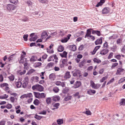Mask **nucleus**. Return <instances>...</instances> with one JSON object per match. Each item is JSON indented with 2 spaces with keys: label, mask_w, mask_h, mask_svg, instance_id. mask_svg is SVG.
<instances>
[{
  "label": "nucleus",
  "mask_w": 125,
  "mask_h": 125,
  "mask_svg": "<svg viewBox=\"0 0 125 125\" xmlns=\"http://www.w3.org/2000/svg\"><path fill=\"white\" fill-rule=\"evenodd\" d=\"M104 2L105 1L104 0H100V2L98 3L96 5V7H98L99 6H102Z\"/></svg>",
  "instance_id": "obj_10"
},
{
  "label": "nucleus",
  "mask_w": 125,
  "mask_h": 125,
  "mask_svg": "<svg viewBox=\"0 0 125 125\" xmlns=\"http://www.w3.org/2000/svg\"><path fill=\"white\" fill-rule=\"evenodd\" d=\"M64 50V48L62 45H60L58 47V51L59 52H62Z\"/></svg>",
  "instance_id": "obj_22"
},
{
  "label": "nucleus",
  "mask_w": 125,
  "mask_h": 125,
  "mask_svg": "<svg viewBox=\"0 0 125 125\" xmlns=\"http://www.w3.org/2000/svg\"><path fill=\"white\" fill-rule=\"evenodd\" d=\"M37 36H35L34 37H31V38L29 39V40L31 42L32 41H35L37 39Z\"/></svg>",
  "instance_id": "obj_34"
},
{
  "label": "nucleus",
  "mask_w": 125,
  "mask_h": 125,
  "mask_svg": "<svg viewBox=\"0 0 125 125\" xmlns=\"http://www.w3.org/2000/svg\"><path fill=\"white\" fill-rule=\"evenodd\" d=\"M10 2L12 3L16 4H17L18 0H10Z\"/></svg>",
  "instance_id": "obj_39"
},
{
  "label": "nucleus",
  "mask_w": 125,
  "mask_h": 125,
  "mask_svg": "<svg viewBox=\"0 0 125 125\" xmlns=\"http://www.w3.org/2000/svg\"><path fill=\"white\" fill-rule=\"evenodd\" d=\"M71 77V75L70 74V72L69 71H67L65 73L64 78L66 79H69Z\"/></svg>",
  "instance_id": "obj_8"
},
{
  "label": "nucleus",
  "mask_w": 125,
  "mask_h": 125,
  "mask_svg": "<svg viewBox=\"0 0 125 125\" xmlns=\"http://www.w3.org/2000/svg\"><path fill=\"white\" fill-rule=\"evenodd\" d=\"M91 29H88L87 30V33L85 36V38H86L87 37H89L90 35L91 34Z\"/></svg>",
  "instance_id": "obj_11"
},
{
  "label": "nucleus",
  "mask_w": 125,
  "mask_h": 125,
  "mask_svg": "<svg viewBox=\"0 0 125 125\" xmlns=\"http://www.w3.org/2000/svg\"><path fill=\"white\" fill-rule=\"evenodd\" d=\"M10 80L13 81L14 79V77L13 75H11L9 77Z\"/></svg>",
  "instance_id": "obj_50"
},
{
  "label": "nucleus",
  "mask_w": 125,
  "mask_h": 125,
  "mask_svg": "<svg viewBox=\"0 0 125 125\" xmlns=\"http://www.w3.org/2000/svg\"><path fill=\"white\" fill-rule=\"evenodd\" d=\"M37 60V57L35 56H32L30 59L31 61H35Z\"/></svg>",
  "instance_id": "obj_25"
},
{
  "label": "nucleus",
  "mask_w": 125,
  "mask_h": 125,
  "mask_svg": "<svg viewBox=\"0 0 125 125\" xmlns=\"http://www.w3.org/2000/svg\"><path fill=\"white\" fill-rule=\"evenodd\" d=\"M113 54H114V53L113 52H110L109 53V54L108 57V58H107L108 59H110L111 58H112Z\"/></svg>",
  "instance_id": "obj_37"
},
{
  "label": "nucleus",
  "mask_w": 125,
  "mask_h": 125,
  "mask_svg": "<svg viewBox=\"0 0 125 125\" xmlns=\"http://www.w3.org/2000/svg\"><path fill=\"white\" fill-rule=\"evenodd\" d=\"M69 90V89L67 87H65V88H63L62 91V92L64 94H66Z\"/></svg>",
  "instance_id": "obj_16"
},
{
  "label": "nucleus",
  "mask_w": 125,
  "mask_h": 125,
  "mask_svg": "<svg viewBox=\"0 0 125 125\" xmlns=\"http://www.w3.org/2000/svg\"><path fill=\"white\" fill-rule=\"evenodd\" d=\"M86 63V61L85 59L83 60L81 62H80L79 64V67L82 68L84 66V65Z\"/></svg>",
  "instance_id": "obj_9"
},
{
  "label": "nucleus",
  "mask_w": 125,
  "mask_h": 125,
  "mask_svg": "<svg viewBox=\"0 0 125 125\" xmlns=\"http://www.w3.org/2000/svg\"><path fill=\"white\" fill-rule=\"evenodd\" d=\"M125 71L124 69L121 68H119L117 69L116 74L117 75L121 74V73Z\"/></svg>",
  "instance_id": "obj_5"
},
{
  "label": "nucleus",
  "mask_w": 125,
  "mask_h": 125,
  "mask_svg": "<svg viewBox=\"0 0 125 125\" xmlns=\"http://www.w3.org/2000/svg\"><path fill=\"white\" fill-rule=\"evenodd\" d=\"M23 21L26 22L28 21V18L27 17H24L21 20Z\"/></svg>",
  "instance_id": "obj_57"
},
{
  "label": "nucleus",
  "mask_w": 125,
  "mask_h": 125,
  "mask_svg": "<svg viewBox=\"0 0 125 125\" xmlns=\"http://www.w3.org/2000/svg\"><path fill=\"white\" fill-rule=\"evenodd\" d=\"M118 63L117 62H115L113 63L111 66V68L112 69L115 68L118 65Z\"/></svg>",
  "instance_id": "obj_24"
},
{
  "label": "nucleus",
  "mask_w": 125,
  "mask_h": 125,
  "mask_svg": "<svg viewBox=\"0 0 125 125\" xmlns=\"http://www.w3.org/2000/svg\"><path fill=\"white\" fill-rule=\"evenodd\" d=\"M27 3L29 6H30L32 4V2L30 0L27 1Z\"/></svg>",
  "instance_id": "obj_62"
},
{
  "label": "nucleus",
  "mask_w": 125,
  "mask_h": 125,
  "mask_svg": "<svg viewBox=\"0 0 125 125\" xmlns=\"http://www.w3.org/2000/svg\"><path fill=\"white\" fill-rule=\"evenodd\" d=\"M46 96V94H45L43 93H40V98H44Z\"/></svg>",
  "instance_id": "obj_44"
},
{
  "label": "nucleus",
  "mask_w": 125,
  "mask_h": 125,
  "mask_svg": "<svg viewBox=\"0 0 125 125\" xmlns=\"http://www.w3.org/2000/svg\"><path fill=\"white\" fill-rule=\"evenodd\" d=\"M117 46L116 45H114L111 48V50L113 52H115L117 49Z\"/></svg>",
  "instance_id": "obj_14"
},
{
  "label": "nucleus",
  "mask_w": 125,
  "mask_h": 125,
  "mask_svg": "<svg viewBox=\"0 0 125 125\" xmlns=\"http://www.w3.org/2000/svg\"><path fill=\"white\" fill-rule=\"evenodd\" d=\"M124 81H125V77L121 78L118 81V83L120 84Z\"/></svg>",
  "instance_id": "obj_33"
},
{
  "label": "nucleus",
  "mask_w": 125,
  "mask_h": 125,
  "mask_svg": "<svg viewBox=\"0 0 125 125\" xmlns=\"http://www.w3.org/2000/svg\"><path fill=\"white\" fill-rule=\"evenodd\" d=\"M28 37V35L27 34L24 35L23 36V38L25 41H27L28 40L27 38Z\"/></svg>",
  "instance_id": "obj_48"
},
{
  "label": "nucleus",
  "mask_w": 125,
  "mask_h": 125,
  "mask_svg": "<svg viewBox=\"0 0 125 125\" xmlns=\"http://www.w3.org/2000/svg\"><path fill=\"white\" fill-rule=\"evenodd\" d=\"M5 95L6 96H0V99H5L7 98L8 97V95H6V94H5Z\"/></svg>",
  "instance_id": "obj_51"
},
{
  "label": "nucleus",
  "mask_w": 125,
  "mask_h": 125,
  "mask_svg": "<svg viewBox=\"0 0 125 125\" xmlns=\"http://www.w3.org/2000/svg\"><path fill=\"white\" fill-rule=\"evenodd\" d=\"M14 55L15 54H14L10 56L8 58L9 61H11L14 58Z\"/></svg>",
  "instance_id": "obj_31"
},
{
  "label": "nucleus",
  "mask_w": 125,
  "mask_h": 125,
  "mask_svg": "<svg viewBox=\"0 0 125 125\" xmlns=\"http://www.w3.org/2000/svg\"><path fill=\"white\" fill-rule=\"evenodd\" d=\"M28 84V82L27 81L25 82L22 84V87L23 88H25L27 86Z\"/></svg>",
  "instance_id": "obj_46"
},
{
  "label": "nucleus",
  "mask_w": 125,
  "mask_h": 125,
  "mask_svg": "<svg viewBox=\"0 0 125 125\" xmlns=\"http://www.w3.org/2000/svg\"><path fill=\"white\" fill-rule=\"evenodd\" d=\"M74 95V97H76L77 96V98L78 99L80 98L81 97V96L79 95V92L76 93Z\"/></svg>",
  "instance_id": "obj_49"
},
{
  "label": "nucleus",
  "mask_w": 125,
  "mask_h": 125,
  "mask_svg": "<svg viewBox=\"0 0 125 125\" xmlns=\"http://www.w3.org/2000/svg\"><path fill=\"white\" fill-rule=\"evenodd\" d=\"M0 86L1 87H3L5 86H8V84L6 83H4L0 85Z\"/></svg>",
  "instance_id": "obj_53"
},
{
  "label": "nucleus",
  "mask_w": 125,
  "mask_h": 125,
  "mask_svg": "<svg viewBox=\"0 0 125 125\" xmlns=\"http://www.w3.org/2000/svg\"><path fill=\"white\" fill-rule=\"evenodd\" d=\"M115 58L118 60H120L121 59V56L120 54H118L115 56Z\"/></svg>",
  "instance_id": "obj_43"
},
{
  "label": "nucleus",
  "mask_w": 125,
  "mask_h": 125,
  "mask_svg": "<svg viewBox=\"0 0 125 125\" xmlns=\"http://www.w3.org/2000/svg\"><path fill=\"white\" fill-rule=\"evenodd\" d=\"M57 122L58 124L61 125L63 123V120L61 119H59L57 120Z\"/></svg>",
  "instance_id": "obj_29"
},
{
  "label": "nucleus",
  "mask_w": 125,
  "mask_h": 125,
  "mask_svg": "<svg viewBox=\"0 0 125 125\" xmlns=\"http://www.w3.org/2000/svg\"><path fill=\"white\" fill-rule=\"evenodd\" d=\"M53 90L54 92L57 93L58 92L59 90L57 87H55L53 88Z\"/></svg>",
  "instance_id": "obj_30"
},
{
  "label": "nucleus",
  "mask_w": 125,
  "mask_h": 125,
  "mask_svg": "<svg viewBox=\"0 0 125 125\" xmlns=\"http://www.w3.org/2000/svg\"><path fill=\"white\" fill-rule=\"evenodd\" d=\"M114 78H113L107 82V85H109L111 83H113L114 81Z\"/></svg>",
  "instance_id": "obj_42"
},
{
  "label": "nucleus",
  "mask_w": 125,
  "mask_h": 125,
  "mask_svg": "<svg viewBox=\"0 0 125 125\" xmlns=\"http://www.w3.org/2000/svg\"><path fill=\"white\" fill-rule=\"evenodd\" d=\"M60 99V97L58 96H57L53 97L52 100L54 101H57L59 100Z\"/></svg>",
  "instance_id": "obj_23"
},
{
  "label": "nucleus",
  "mask_w": 125,
  "mask_h": 125,
  "mask_svg": "<svg viewBox=\"0 0 125 125\" xmlns=\"http://www.w3.org/2000/svg\"><path fill=\"white\" fill-rule=\"evenodd\" d=\"M43 12L42 11H40L39 12L38 14L40 17H42L43 15Z\"/></svg>",
  "instance_id": "obj_59"
},
{
  "label": "nucleus",
  "mask_w": 125,
  "mask_h": 125,
  "mask_svg": "<svg viewBox=\"0 0 125 125\" xmlns=\"http://www.w3.org/2000/svg\"><path fill=\"white\" fill-rule=\"evenodd\" d=\"M46 102L48 104H50L52 102V99L50 97L47 98L46 100Z\"/></svg>",
  "instance_id": "obj_32"
},
{
  "label": "nucleus",
  "mask_w": 125,
  "mask_h": 125,
  "mask_svg": "<svg viewBox=\"0 0 125 125\" xmlns=\"http://www.w3.org/2000/svg\"><path fill=\"white\" fill-rule=\"evenodd\" d=\"M16 8V7L15 5L10 4L8 5L7 7V9L9 11H12Z\"/></svg>",
  "instance_id": "obj_2"
},
{
  "label": "nucleus",
  "mask_w": 125,
  "mask_h": 125,
  "mask_svg": "<svg viewBox=\"0 0 125 125\" xmlns=\"http://www.w3.org/2000/svg\"><path fill=\"white\" fill-rule=\"evenodd\" d=\"M81 85V82L79 81H77L74 84V86H75V87L77 88L79 86H80Z\"/></svg>",
  "instance_id": "obj_12"
},
{
  "label": "nucleus",
  "mask_w": 125,
  "mask_h": 125,
  "mask_svg": "<svg viewBox=\"0 0 125 125\" xmlns=\"http://www.w3.org/2000/svg\"><path fill=\"white\" fill-rule=\"evenodd\" d=\"M33 93L35 97L38 98H40V93L35 92H34Z\"/></svg>",
  "instance_id": "obj_19"
},
{
  "label": "nucleus",
  "mask_w": 125,
  "mask_h": 125,
  "mask_svg": "<svg viewBox=\"0 0 125 125\" xmlns=\"http://www.w3.org/2000/svg\"><path fill=\"white\" fill-rule=\"evenodd\" d=\"M87 93L90 95H92L94 94V90L90 89L87 92Z\"/></svg>",
  "instance_id": "obj_35"
},
{
  "label": "nucleus",
  "mask_w": 125,
  "mask_h": 125,
  "mask_svg": "<svg viewBox=\"0 0 125 125\" xmlns=\"http://www.w3.org/2000/svg\"><path fill=\"white\" fill-rule=\"evenodd\" d=\"M42 36H45L46 37H47L48 36V35L47 34V32L46 31H44L42 33Z\"/></svg>",
  "instance_id": "obj_58"
},
{
  "label": "nucleus",
  "mask_w": 125,
  "mask_h": 125,
  "mask_svg": "<svg viewBox=\"0 0 125 125\" xmlns=\"http://www.w3.org/2000/svg\"><path fill=\"white\" fill-rule=\"evenodd\" d=\"M76 50V46L74 45H72L71 46V50L73 51H75Z\"/></svg>",
  "instance_id": "obj_18"
},
{
  "label": "nucleus",
  "mask_w": 125,
  "mask_h": 125,
  "mask_svg": "<svg viewBox=\"0 0 125 125\" xmlns=\"http://www.w3.org/2000/svg\"><path fill=\"white\" fill-rule=\"evenodd\" d=\"M32 89L33 90H37L40 91H42L43 90V87L41 85L36 84L32 86Z\"/></svg>",
  "instance_id": "obj_1"
},
{
  "label": "nucleus",
  "mask_w": 125,
  "mask_h": 125,
  "mask_svg": "<svg viewBox=\"0 0 125 125\" xmlns=\"http://www.w3.org/2000/svg\"><path fill=\"white\" fill-rule=\"evenodd\" d=\"M109 51L107 49H104L101 50L100 52V54L102 55H104L108 53Z\"/></svg>",
  "instance_id": "obj_4"
},
{
  "label": "nucleus",
  "mask_w": 125,
  "mask_h": 125,
  "mask_svg": "<svg viewBox=\"0 0 125 125\" xmlns=\"http://www.w3.org/2000/svg\"><path fill=\"white\" fill-rule=\"evenodd\" d=\"M16 85L17 88H20L21 87L22 85L21 82V81L18 82L16 83Z\"/></svg>",
  "instance_id": "obj_20"
},
{
  "label": "nucleus",
  "mask_w": 125,
  "mask_h": 125,
  "mask_svg": "<svg viewBox=\"0 0 125 125\" xmlns=\"http://www.w3.org/2000/svg\"><path fill=\"white\" fill-rule=\"evenodd\" d=\"M119 104L120 105H124L125 104V99H121Z\"/></svg>",
  "instance_id": "obj_13"
},
{
  "label": "nucleus",
  "mask_w": 125,
  "mask_h": 125,
  "mask_svg": "<svg viewBox=\"0 0 125 125\" xmlns=\"http://www.w3.org/2000/svg\"><path fill=\"white\" fill-rule=\"evenodd\" d=\"M101 62V61L99 59L96 58H94V62H96L97 63H99Z\"/></svg>",
  "instance_id": "obj_41"
},
{
  "label": "nucleus",
  "mask_w": 125,
  "mask_h": 125,
  "mask_svg": "<svg viewBox=\"0 0 125 125\" xmlns=\"http://www.w3.org/2000/svg\"><path fill=\"white\" fill-rule=\"evenodd\" d=\"M116 43L120 45L122 43V40L120 39H118L117 40Z\"/></svg>",
  "instance_id": "obj_45"
},
{
  "label": "nucleus",
  "mask_w": 125,
  "mask_h": 125,
  "mask_svg": "<svg viewBox=\"0 0 125 125\" xmlns=\"http://www.w3.org/2000/svg\"><path fill=\"white\" fill-rule=\"evenodd\" d=\"M67 52L65 51H64L62 53H61L60 55L62 57H66L67 56Z\"/></svg>",
  "instance_id": "obj_21"
},
{
  "label": "nucleus",
  "mask_w": 125,
  "mask_h": 125,
  "mask_svg": "<svg viewBox=\"0 0 125 125\" xmlns=\"http://www.w3.org/2000/svg\"><path fill=\"white\" fill-rule=\"evenodd\" d=\"M10 100L13 103L15 100V98L13 97H11Z\"/></svg>",
  "instance_id": "obj_60"
},
{
  "label": "nucleus",
  "mask_w": 125,
  "mask_h": 125,
  "mask_svg": "<svg viewBox=\"0 0 125 125\" xmlns=\"http://www.w3.org/2000/svg\"><path fill=\"white\" fill-rule=\"evenodd\" d=\"M46 112L45 110H43V111L39 113V114H43L45 115L46 114Z\"/></svg>",
  "instance_id": "obj_56"
},
{
  "label": "nucleus",
  "mask_w": 125,
  "mask_h": 125,
  "mask_svg": "<svg viewBox=\"0 0 125 125\" xmlns=\"http://www.w3.org/2000/svg\"><path fill=\"white\" fill-rule=\"evenodd\" d=\"M55 75L54 74L52 73L50 74L49 76V78L50 79H52L55 77Z\"/></svg>",
  "instance_id": "obj_36"
},
{
  "label": "nucleus",
  "mask_w": 125,
  "mask_h": 125,
  "mask_svg": "<svg viewBox=\"0 0 125 125\" xmlns=\"http://www.w3.org/2000/svg\"><path fill=\"white\" fill-rule=\"evenodd\" d=\"M69 94H67V96L65 97L64 99V100L65 101H67L68 100H70L72 97L71 96L68 95H69Z\"/></svg>",
  "instance_id": "obj_17"
},
{
  "label": "nucleus",
  "mask_w": 125,
  "mask_h": 125,
  "mask_svg": "<svg viewBox=\"0 0 125 125\" xmlns=\"http://www.w3.org/2000/svg\"><path fill=\"white\" fill-rule=\"evenodd\" d=\"M94 33L97 34L99 36H100L101 35V33L100 31H94Z\"/></svg>",
  "instance_id": "obj_38"
},
{
  "label": "nucleus",
  "mask_w": 125,
  "mask_h": 125,
  "mask_svg": "<svg viewBox=\"0 0 125 125\" xmlns=\"http://www.w3.org/2000/svg\"><path fill=\"white\" fill-rule=\"evenodd\" d=\"M108 44V43L107 42H105V43L103 44V47L105 48L106 49L108 48L109 47V45Z\"/></svg>",
  "instance_id": "obj_27"
},
{
  "label": "nucleus",
  "mask_w": 125,
  "mask_h": 125,
  "mask_svg": "<svg viewBox=\"0 0 125 125\" xmlns=\"http://www.w3.org/2000/svg\"><path fill=\"white\" fill-rule=\"evenodd\" d=\"M40 1L43 3H46L48 2V0H40Z\"/></svg>",
  "instance_id": "obj_61"
},
{
  "label": "nucleus",
  "mask_w": 125,
  "mask_h": 125,
  "mask_svg": "<svg viewBox=\"0 0 125 125\" xmlns=\"http://www.w3.org/2000/svg\"><path fill=\"white\" fill-rule=\"evenodd\" d=\"M6 121H2L0 122V125H5Z\"/></svg>",
  "instance_id": "obj_63"
},
{
  "label": "nucleus",
  "mask_w": 125,
  "mask_h": 125,
  "mask_svg": "<svg viewBox=\"0 0 125 125\" xmlns=\"http://www.w3.org/2000/svg\"><path fill=\"white\" fill-rule=\"evenodd\" d=\"M110 9L108 7H105L103 9L102 13L103 14H107L110 11Z\"/></svg>",
  "instance_id": "obj_7"
},
{
  "label": "nucleus",
  "mask_w": 125,
  "mask_h": 125,
  "mask_svg": "<svg viewBox=\"0 0 125 125\" xmlns=\"http://www.w3.org/2000/svg\"><path fill=\"white\" fill-rule=\"evenodd\" d=\"M12 106L11 104H8L6 106V108L7 109H10L12 108Z\"/></svg>",
  "instance_id": "obj_54"
},
{
  "label": "nucleus",
  "mask_w": 125,
  "mask_h": 125,
  "mask_svg": "<svg viewBox=\"0 0 125 125\" xmlns=\"http://www.w3.org/2000/svg\"><path fill=\"white\" fill-rule=\"evenodd\" d=\"M60 104L59 103H56L54 104L53 106L54 107H56V109H58V106Z\"/></svg>",
  "instance_id": "obj_55"
},
{
  "label": "nucleus",
  "mask_w": 125,
  "mask_h": 125,
  "mask_svg": "<svg viewBox=\"0 0 125 125\" xmlns=\"http://www.w3.org/2000/svg\"><path fill=\"white\" fill-rule=\"evenodd\" d=\"M103 38L101 37L99 39H97L95 42V43L96 45L101 44L102 43Z\"/></svg>",
  "instance_id": "obj_6"
},
{
  "label": "nucleus",
  "mask_w": 125,
  "mask_h": 125,
  "mask_svg": "<svg viewBox=\"0 0 125 125\" xmlns=\"http://www.w3.org/2000/svg\"><path fill=\"white\" fill-rule=\"evenodd\" d=\"M34 117L36 119H37L38 120H40L42 118V116L38 115L36 114Z\"/></svg>",
  "instance_id": "obj_28"
},
{
  "label": "nucleus",
  "mask_w": 125,
  "mask_h": 125,
  "mask_svg": "<svg viewBox=\"0 0 125 125\" xmlns=\"http://www.w3.org/2000/svg\"><path fill=\"white\" fill-rule=\"evenodd\" d=\"M54 63L51 62L48 63L47 66L49 68H50V67H52L54 65Z\"/></svg>",
  "instance_id": "obj_40"
},
{
  "label": "nucleus",
  "mask_w": 125,
  "mask_h": 125,
  "mask_svg": "<svg viewBox=\"0 0 125 125\" xmlns=\"http://www.w3.org/2000/svg\"><path fill=\"white\" fill-rule=\"evenodd\" d=\"M40 103V101L37 99H36L33 102L34 104L36 105H38Z\"/></svg>",
  "instance_id": "obj_26"
},
{
  "label": "nucleus",
  "mask_w": 125,
  "mask_h": 125,
  "mask_svg": "<svg viewBox=\"0 0 125 125\" xmlns=\"http://www.w3.org/2000/svg\"><path fill=\"white\" fill-rule=\"evenodd\" d=\"M73 75L74 77H80L82 75L81 72L79 70H77L73 73Z\"/></svg>",
  "instance_id": "obj_3"
},
{
  "label": "nucleus",
  "mask_w": 125,
  "mask_h": 125,
  "mask_svg": "<svg viewBox=\"0 0 125 125\" xmlns=\"http://www.w3.org/2000/svg\"><path fill=\"white\" fill-rule=\"evenodd\" d=\"M83 49V45H80L79 48V50H82Z\"/></svg>",
  "instance_id": "obj_64"
},
{
  "label": "nucleus",
  "mask_w": 125,
  "mask_h": 125,
  "mask_svg": "<svg viewBox=\"0 0 125 125\" xmlns=\"http://www.w3.org/2000/svg\"><path fill=\"white\" fill-rule=\"evenodd\" d=\"M39 77L38 76H33L31 78V80L34 82H38L39 81Z\"/></svg>",
  "instance_id": "obj_15"
},
{
  "label": "nucleus",
  "mask_w": 125,
  "mask_h": 125,
  "mask_svg": "<svg viewBox=\"0 0 125 125\" xmlns=\"http://www.w3.org/2000/svg\"><path fill=\"white\" fill-rule=\"evenodd\" d=\"M107 76H105L103 77L100 80V82H103L107 78Z\"/></svg>",
  "instance_id": "obj_47"
},
{
  "label": "nucleus",
  "mask_w": 125,
  "mask_h": 125,
  "mask_svg": "<svg viewBox=\"0 0 125 125\" xmlns=\"http://www.w3.org/2000/svg\"><path fill=\"white\" fill-rule=\"evenodd\" d=\"M101 47L100 46H96L94 48V54L96 52L98 49Z\"/></svg>",
  "instance_id": "obj_52"
}]
</instances>
